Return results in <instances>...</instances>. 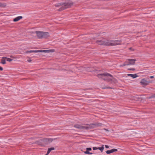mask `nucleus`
<instances>
[{"label": "nucleus", "instance_id": "obj_16", "mask_svg": "<svg viewBox=\"0 0 155 155\" xmlns=\"http://www.w3.org/2000/svg\"><path fill=\"white\" fill-rule=\"evenodd\" d=\"M106 153L107 154H110V153H113L112 149L110 150H107L106 151Z\"/></svg>", "mask_w": 155, "mask_h": 155}, {"label": "nucleus", "instance_id": "obj_6", "mask_svg": "<svg viewBox=\"0 0 155 155\" xmlns=\"http://www.w3.org/2000/svg\"><path fill=\"white\" fill-rule=\"evenodd\" d=\"M152 81L149 80L147 81L145 79H142L140 81L141 84L143 86H147L149 84V83H151Z\"/></svg>", "mask_w": 155, "mask_h": 155}, {"label": "nucleus", "instance_id": "obj_18", "mask_svg": "<svg viewBox=\"0 0 155 155\" xmlns=\"http://www.w3.org/2000/svg\"><path fill=\"white\" fill-rule=\"evenodd\" d=\"M84 153L88 154H92L93 153H90L89 151L87 150L86 151L84 152Z\"/></svg>", "mask_w": 155, "mask_h": 155}, {"label": "nucleus", "instance_id": "obj_33", "mask_svg": "<svg viewBox=\"0 0 155 155\" xmlns=\"http://www.w3.org/2000/svg\"><path fill=\"white\" fill-rule=\"evenodd\" d=\"M150 78H154V76H150Z\"/></svg>", "mask_w": 155, "mask_h": 155}, {"label": "nucleus", "instance_id": "obj_22", "mask_svg": "<svg viewBox=\"0 0 155 155\" xmlns=\"http://www.w3.org/2000/svg\"><path fill=\"white\" fill-rule=\"evenodd\" d=\"M34 52H35V53L41 52V50H34Z\"/></svg>", "mask_w": 155, "mask_h": 155}, {"label": "nucleus", "instance_id": "obj_32", "mask_svg": "<svg viewBox=\"0 0 155 155\" xmlns=\"http://www.w3.org/2000/svg\"><path fill=\"white\" fill-rule=\"evenodd\" d=\"M32 60L31 59H29L27 61H28L29 62H30Z\"/></svg>", "mask_w": 155, "mask_h": 155}, {"label": "nucleus", "instance_id": "obj_31", "mask_svg": "<svg viewBox=\"0 0 155 155\" xmlns=\"http://www.w3.org/2000/svg\"><path fill=\"white\" fill-rule=\"evenodd\" d=\"M105 147L106 148H108L109 147V146L107 145H105Z\"/></svg>", "mask_w": 155, "mask_h": 155}, {"label": "nucleus", "instance_id": "obj_4", "mask_svg": "<svg viewBox=\"0 0 155 155\" xmlns=\"http://www.w3.org/2000/svg\"><path fill=\"white\" fill-rule=\"evenodd\" d=\"M37 37L38 38H47L49 36V34L48 32L41 31H36Z\"/></svg>", "mask_w": 155, "mask_h": 155}, {"label": "nucleus", "instance_id": "obj_28", "mask_svg": "<svg viewBox=\"0 0 155 155\" xmlns=\"http://www.w3.org/2000/svg\"><path fill=\"white\" fill-rule=\"evenodd\" d=\"M49 148L50 149V150H51V151L52 150H54V147H51V148Z\"/></svg>", "mask_w": 155, "mask_h": 155}, {"label": "nucleus", "instance_id": "obj_1", "mask_svg": "<svg viewBox=\"0 0 155 155\" xmlns=\"http://www.w3.org/2000/svg\"><path fill=\"white\" fill-rule=\"evenodd\" d=\"M102 124L101 123H96L94 124H87L86 126H82L80 125L76 124L74 125V127L77 129L80 130L91 129L95 127H100L102 125Z\"/></svg>", "mask_w": 155, "mask_h": 155}, {"label": "nucleus", "instance_id": "obj_35", "mask_svg": "<svg viewBox=\"0 0 155 155\" xmlns=\"http://www.w3.org/2000/svg\"><path fill=\"white\" fill-rule=\"evenodd\" d=\"M88 71H93V70H88Z\"/></svg>", "mask_w": 155, "mask_h": 155}, {"label": "nucleus", "instance_id": "obj_11", "mask_svg": "<svg viewBox=\"0 0 155 155\" xmlns=\"http://www.w3.org/2000/svg\"><path fill=\"white\" fill-rule=\"evenodd\" d=\"M127 76H130L132 78H135L138 77V76L137 75V74H128Z\"/></svg>", "mask_w": 155, "mask_h": 155}, {"label": "nucleus", "instance_id": "obj_30", "mask_svg": "<svg viewBox=\"0 0 155 155\" xmlns=\"http://www.w3.org/2000/svg\"><path fill=\"white\" fill-rule=\"evenodd\" d=\"M104 89H105V88L112 89V87H104Z\"/></svg>", "mask_w": 155, "mask_h": 155}, {"label": "nucleus", "instance_id": "obj_10", "mask_svg": "<svg viewBox=\"0 0 155 155\" xmlns=\"http://www.w3.org/2000/svg\"><path fill=\"white\" fill-rule=\"evenodd\" d=\"M22 17L21 16L17 17L13 19V21L14 22L17 21L22 19Z\"/></svg>", "mask_w": 155, "mask_h": 155}, {"label": "nucleus", "instance_id": "obj_36", "mask_svg": "<svg viewBox=\"0 0 155 155\" xmlns=\"http://www.w3.org/2000/svg\"><path fill=\"white\" fill-rule=\"evenodd\" d=\"M105 129V130H106V131H108V130H107V129Z\"/></svg>", "mask_w": 155, "mask_h": 155}, {"label": "nucleus", "instance_id": "obj_24", "mask_svg": "<svg viewBox=\"0 0 155 155\" xmlns=\"http://www.w3.org/2000/svg\"><path fill=\"white\" fill-rule=\"evenodd\" d=\"M86 150L89 151L91 150L92 149L91 147H88L86 148Z\"/></svg>", "mask_w": 155, "mask_h": 155}, {"label": "nucleus", "instance_id": "obj_27", "mask_svg": "<svg viewBox=\"0 0 155 155\" xmlns=\"http://www.w3.org/2000/svg\"><path fill=\"white\" fill-rule=\"evenodd\" d=\"M93 150H95L97 149V147H94L93 148Z\"/></svg>", "mask_w": 155, "mask_h": 155}, {"label": "nucleus", "instance_id": "obj_15", "mask_svg": "<svg viewBox=\"0 0 155 155\" xmlns=\"http://www.w3.org/2000/svg\"><path fill=\"white\" fill-rule=\"evenodd\" d=\"M104 145H102V146L101 147H97V149L99 150H100L101 152H102L104 149Z\"/></svg>", "mask_w": 155, "mask_h": 155}, {"label": "nucleus", "instance_id": "obj_8", "mask_svg": "<svg viewBox=\"0 0 155 155\" xmlns=\"http://www.w3.org/2000/svg\"><path fill=\"white\" fill-rule=\"evenodd\" d=\"M127 61H128L129 65H134L135 63V61L136 60L135 59H128Z\"/></svg>", "mask_w": 155, "mask_h": 155}, {"label": "nucleus", "instance_id": "obj_20", "mask_svg": "<svg viewBox=\"0 0 155 155\" xmlns=\"http://www.w3.org/2000/svg\"><path fill=\"white\" fill-rule=\"evenodd\" d=\"M26 53H31L32 52H34V50H30V51H26Z\"/></svg>", "mask_w": 155, "mask_h": 155}, {"label": "nucleus", "instance_id": "obj_23", "mask_svg": "<svg viewBox=\"0 0 155 155\" xmlns=\"http://www.w3.org/2000/svg\"><path fill=\"white\" fill-rule=\"evenodd\" d=\"M128 70L129 71H135V69L134 68H129L128 69Z\"/></svg>", "mask_w": 155, "mask_h": 155}, {"label": "nucleus", "instance_id": "obj_13", "mask_svg": "<svg viewBox=\"0 0 155 155\" xmlns=\"http://www.w3.org/2000/svg\"><path fill=\"white\" fill-rule=\"evenodd\" d=\"M5 57H3L1 59V63L4 64H6V59L5 58Z\"/></svg>", "mask_w": 155, "mask_h": 155}, {"label": "nucleus", "instance_id": "obj_14", "mask_svg": "<svg viewBox=\"0 0 155 155\" xmlns=\"http://www.w3.org/2000/svg\"><path fill=\"white\" fill-rule=\"evenodd\" d=\"M6 6V4L5 3H1L0 2V7H5Z\"/></svg>", "mask_w": 155, "mask_h": 155}, {"label": "nucleus", "instance_id": "obj_25", "mask_svg": "<svg viewBox=\"0 0 155 155\" xmlns=\"http://www.w3.org/2000/svg\"><path fill=\"white\" fill-rule=\"evenodd\" d=\"M51 150H50V149L49 148L48 149V151H47V153H48V154H49L50 153V152L51 151Z\"/></svg>", "mask_w": 155, "mask_h": 155}, {"label": "nucleus", "instance_id": "obj_26", "mask_svg": "<svg viewBox=\"0 0 155 155\" xmlns=\"http://www.w3.org/2000/svg\"><path fill=\"white\" fill-rule=\"evenodd\" d=\"M112 150H113V152H114L117 151L118 150L116 149H112Z\"/></svg>", "mask_w": 155, "mask_h": 155}, {"label": "nucleus", "instance_id": "obj_38", "mask_svg": "<svg viewBox=\"0 0 155 155\" xmlns=\"http://www.w3.org/2000/svg\"><path fill=\"white\" fill-rule=\"evenodd\" d=\"M87 90V89H85V90Z\"/></svg>", "mask_w": 155, "mask_h": 155}, {"label": "nucleus", "instance_id": "obj_2", "mask_svg": "<svg viewBox=\"0 0 155 155\" xmlns=\"http://www.w3.org/2000/svg\"><path fill=\"white\" fill-rule=\"evenodd\" d=\"M73 3L70 2H66L65 3H60L56 4L55 5V7H61L58 9L59 12L67 8H70L73 5Z\"/></svg>", "mask_w": 155, "mask_h": 155}, {"label": "nucleus", "instance_id": "obj_34", "mask_svg": "<svg viewBox=\"0 0 155 155\" xmlns=\"http://www.w3.org/2000/svg\"><path fill=\"white\" fill-rule=\"evenodd\" d=\"M129 49L130 50H132L133 49V48H129Z\"/></svg>", "mask_w": 155, "mask_h": 155}, {"label": "nucleus", "instance_id": "obj_37", "mask_svg": "<svg viewBox=\"0 0 155 155\" xmlns=\"http://www.w3.org/2000/svg\"><path fill=\"white\" fill-rule=\"evenodd\" d=\"M48 154L47 153L45 155H48Z\"/></svg>", "mask_w": 155, "mask_h": 155}, {"label": "nucleus", "instance_id": "obj_7", "mask_svg": "<svg viewBox=\"0 0 155 155\" xmlns=\"http://www.w3.org/2000/svg\"><path fill=\"white\" fill-rule=\"evenodd\" d=\"M55 140V139H53L51 138H44L43 139V142L45 144H48Z\"/></svg>", "mask_w": 155, "mask_h": 155}, {"label": "nucleus", "instance_id": "obj_19", "mask_svg": "<svg viewBox=\"0 0 155 155\" xmlns=\"http://www.w3.org/2000/svg\"><path fill=\"white\" fill-rule=\"evenodd\" d=\"M5 58L6 59V60L7 61L11 62L13 60L12 59L8 58H7L6 57H5Z\"/></svg>", "mask_w": 155, "mask_h": 155}, {"label": "nucleus", "instance_id": "obj_12", "mask_svg": "<svg viewBox=\"0 0 155 155\" xmlns=\"http://www.w3.org/2000/svg\"><path fill=\"white\" fill-rule=\"evenodd\" d=\"M129 65H130L128 63V62L127 60L125 62L124 64H122L120 65V67H123L126 66H128Z\"/></svg>", "mask_w": 155, "mask_h": 155}, {"label": "nucleus", "instance_id": "obj_17", "mask_svg": "<svg viewBox=\"0 0 155 155\" xmlns=\"http://www.w3.org/2000/svg\"><path fill=\"white\" fill-rule=\"evenodd\" d=\"M50 52H51L50 50H41V52H45V53H49Z\"/></svg>", "mask_w": 155, "mask_h": 155}, {"label": "nucleus", "instance_id": "obj_29", "mask_svg": "<svg viewBox=\"0 0 155 155\" xmlns=\"http://www.w3.org/2000/svg\"><path fill=\"white\" fill-rule=\"evenodd\" d=\"M3 70V68L2 67L0 66V71H2Z\"/></svg>", "mask_w": 155, "mask_h": 155}, {"label": "nucleus", "instance_id": "obj_5", "mask_svg": "<svg viewBox=\"0 0 155 155\" xmlns=\"http://www.w3.org/2000/svg\"><path fill=\"white\" fill-rule=\"evenodd\" d=\"M120 41L119 40H111L104 41V45L105 46H113L120 45Z\"/></svg>", "mask_w": 155, "mask_h": 155}, {"label": "nucleus", "instance_id": "obj_3", "mask_svg": "<svg viewBox=\"0 0 155 155\" xmlns=\"http://www.w3.org/2000/svg\"><path fill=\"white\" fill-rule=\"evenodd\" d=\"M97 76L99 78H101L105 81H110L112 80V78H108L109 77L113 78V76L110 74L106 72L104 73L99 74L97 75Z\"/></svg>", "mask_w": 155, "mask_h": 155}, {"label": "nucleus", "instance_id": "obj_21", "mask_svg": "<svg viewBox=\"0 0 155 155\" xmlns=\"http://www.w3.org/2000/svg\"><path fill=\"white\" fill-rule=\"evenodd\" d=\"M155 94H154L153 95H152L150 97H148V99H150L153 98H155Z\"/></svg>", "mask_w": 155, "mask_h": 155}, {"label": "nucleus", "instance_id": "obj_9", "mask_svg": "<svg viewBox=\"0 0 155 155\" xmlns=\"http://www.w3.org/2000/svg\"><path fill=\"white\" fill-rule=\"evenodd\" d=\"M104 41L102 40H98L96 41V42L100 45H104Z\"/></svg>", "mask_w": 155, "mask_h": 155}]
</instances>
